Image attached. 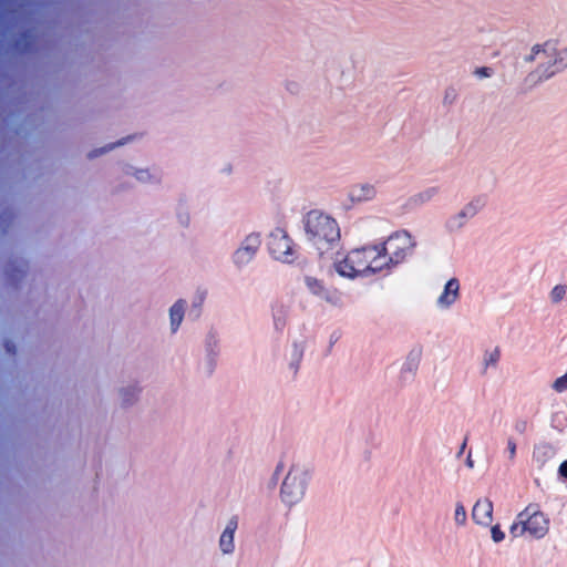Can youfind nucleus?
<instances>
[{
  "instance_id": "obj_1",
  "label": "nucleus",
  "mask_w": 567,
  "mask_h": 567,
  "mask_svg": "<svg viewBox=\"0 0 567 567\" xmlns=\"http://www.w3.org/2000/svg\"><path fill=\"white\" fill-rule=\"evenodd\" d=\"M381 246L370 245L349 250L334 260L336 272L347 279L372 276L386 268Z\"/></svg>"
},
{
  "instance_id": "obj_2",
  "label": "nucleus",
  "mask_w": 567,
  "mask_h": 567,
  "mask_svg": "<svg viewBox=\"0 0 567 567\" xmlns=\"http://www.w3.org/2000/svg\"><path fill=\"white\" fill-rule=\"evenodd\" d=\"M312 480V472L303 462L292 463L281 478L278 498L287 511H299L306 501Z\"/></svg>"
},
{
  "instance_id": "obj_3",
  "label": "nucleus",
  "mask_w": 567,
  "mask_h": 567,
  "mask_svg": "<svg viewBox=\"0 0 567 567\" xmlns=\"http://www.w3.org/2000/svg\"><path fill=\"white\" fill-rule=\"evenodd\" d=\"M549 517L537 503L527 504L509 526L513 537L544 538L549 532Z\"/></svg>"
},
{
  "instance_id": "obj_4",
  "label": "nucleus",
  "mask_w": 567,
  "mask_h": 567,
  "mask_svg": "<svg viewBox=\"0 0 567 567\" xmlns=\"http://www.w3.org/2000/svg\"><path fill=\"white\" fill-rule=\"evenodd\" d=\"M524 61L537 62L539 79H548L567 68V48H559L553 41L535 44L524 56Z\"/></svg>"
},
{
  "instance_id": "obj_5",
  "label": "nucleus",
  "mask_w": 567,
  "mask_h": 567,
  "mask_svg": "<svg viewBox=\"0 0 567 567\" xmlns=\"http://www.w3.org/2000/svg\"><path fill=\"white\" fill-rule=\"evenodd\" d=\"M306 230L313 246L321 252L337 244L340 237L337 221L330 216L316 210L307 215Z\"/></svg>"
},
{
  "instance_id": "obj_6",
  "label": "nucleus",
  "mask_w": 567,
  "mask_h": 567,
  "mask_svg": "<svg viewBox=\"0 0 567 567\" xmlns=\"http://www.w3.org/2000/svg\"><path fill=\"white\" fill-rule=\"evenodd\" d=\"M382 254L386 258V267L390 264L401 262L413 249L414 240L408 231H396L388 237L383 245Z\"/></svg>"
},
{
  "instance_id": "obj_7",
  "label": "nucleus",
  "mask_w": 567,
  "mask_h": 567,
  "mask_svg": "<svg viewBox=\"0 0 567 567\" xmlns=\"http://www.w3.org/2000/svg\"><path fill=\"white\" fill-rule=\"evenodd\" d=\"M270 254L280 261L289 262L292 257V246L286 231L281 228L274 229L268 237Z\"/></svg>"
},
{
  "instance_id": "obj_8",
  "label": "nucleus",
  "mask_w": 567,
  "mask_h": 567,
  "mask_svg": "<svg viewBox=\"0 0 567 567\" xmlns=\"http://www.w3.org/2000/svg\"><path fill=\"white\" fill-rule=\"evenodd\" d=\"M261 239L258 234L247 235L233 255V261L237 267L248 265L255 257Z\"/></svg>"
},
{
  "instance_id": "obj_9",
  "label": "nucleus",
  "mask_w": 567,
  "mask_h": 567,
  "mask_svg": "<svg viewBox=\"0 0 567 567\" xmlns=\"http://www.w3.org/2000/svg\"><path fill=\"white\" fill-rule=\"evenodd\" d=\"M493 502L487 497L478 498L472 508V520L481 527H488L493 523Z\"/></svg>"
},
{
  "instance_id": "obj_10",
  "label": "nucleus",
  "mask_w": 567,
  "mask_h": 567,
  "mask_svg": "<svg viewBox=\"0 0 567 567\" xmlns=\"http://www.w3.org/2000/svg\"><path fill=\"white\" fill-rule=\"evenodd\" d=\"M460 298V281L455 277L450 278L436 299V306L440 309H447Z\"/></svg>"
},
{
  "instance_id": "obj_11",
  "label": "nucleus",
  "mask_w": 567,
  "mask_h": 567,
  "mask_svg": "<svg viewBox=\"0 0 567 567\" xmlns=\"http://www.w3.org/2000/svg\"><path fill=\"white\" fill-rule=\"evenodd\" d=\"M375 196V187L369 183L357 184L348 192V200L352 205L373 200Z\"/></svg>"
},
{
  "instance_id": "obj_12",
  "label": "nucleus",
  "mask_w": 567,
  "mask_h": 567,
  "mask_svg": "<svg viewBox=\"0 0 567 567\" xmlns=\"http://www.w3.org/2000/svg\"><path fill=\"white\" fill-rule=\"evenodd\" d=\"M237 523L234 519L228 520L219 536L218 547L223 555H231L235 550V533Z\"/></svg>"
},
{
  "instance_id": "obj_13",
  "label": "nucleus",
  "mask_w": 567,
  "mask_h": 567,
  "mask_svg": "<svg viewBox=\"0 0 567 567\" xmlns=\"http://www.w3.org/2000/svg\"><path fill=\"white\" fill-rule=\"evenodd\" d=\"M187 309V302L184 299H177L168 308L169 330L175 333L183 323Z\"/></svg>"
},
{
  "instance_id": "obj_14",
  "label": "nucleus",
  "mask_w": 567,
  "mask_h": 567,
  "mask_svg": "<svg viewBox=\"0 0 567 567\" xmlns=\"http://www.w3.org/2000/svg\"><path fill=\"white\" fill-rule=\"evenodd\" d=\"M477 213V207L474 203L465 205L458 213L452 216L447 221L450 230L461 229L471 218Z\"/></svg>"
},
{
  "instance_id": "obj_15",
  "label": "nucleus",
  "mask_w": 567,
  "mask_h": 567,
  "mask_svg": "<svg viewBox=\"0 0 567 567\" xmlns=\"http://www.w3.org/2000/svg\"><path fill=\"white\" fill-rule=\"evenodd\" d=\"M501 358V350L497 347L486 349L481 358V365L484 372L497 367Z\"/></svg>"
},
{
  "instance_id": "obj_16",
  "label": "nucleus",
  "mask_w": 567,
  "mask_h": 567,
  "mask_svg": "<svg viewBox=\"0 0 567 567\" xmlns=\"http://www.w3.org/2000/svg\"><path fill=\"white\" fill-rule=\"evenodd\" d=\"M566 296H567V286L563 285V284H557L550 289V291L548 293V299H549L550 303L559 305L560 302H563L565 300Z\"/></svg>"
},
{
  "instance_id": "obj_17",
  "label": "nucleus",
  "mask_w": 567,
  "mask_h": 567,
  "mask_svg": "<svg viewBox=\"0 0 567 567\" xmlns=\"http://www.w3.org/2000/svg\"><path fill=\"white\" fill-rule=\"evenodd\" d=\"M133 176L141 183H155L157 182L156 174L150 168H133Z\"/></svg>"
},
{
  "instance_id": "obj_18",
  "label": "nucleus",
  "mask_w": 567,
  "mask_h": 567,
  "mask_svg": "<svg viewBox=\"0 0 567 567\" xmlns=\"http://www.w3.org/2000/svg\"><path fill=\"white\" fill-rule=\"evenodd\" d=\"M453 519L457 526H464L467 520L466 508L462 503L454 505Z\"/></svg>"
},
{
  "instance_id": "obj_19",
  "label": "nucleus",
  "mask_w": 567,
  "mask_h": 567,
  "mask_svg": "<svg viewBox=\"0 0 567 567\" xmlns=\"http://www.w3.org/2000/svg\"><path fill=\"white\" fill-rule=\"evenodd\" d=\"M491 539L494 544H499L506 538V534L499 524L488 526Z\"/></svg>"
},
{
  "instance_id": "obj_20",
  "label": "nucleus",
  "mask_w": 567,
  "mask_h": 567,
  "mask_svg": "<svg viewBox=\"0 0 567 567\" xmlns=\"http://www.w3.org/2000/svg\"><path fill=\"white\" fill-rule=\"evenodd\" d=\"M305 282L308 290L313 295H320L323 291L322 284L316 278L307 277Z\"/></svg>"
},
{
  "instance_id": "obj_21",
  "label": "nucleus",
  "mask_w": 567,
  "mask_h": 567,
  "mask_svg": "<svg viewBox=\"0 0 567 567\" xmlns=\"http://www.w3.org/2000/svg\"><path fill=\"white\" fill-rule=\"evenodd\" d=\"M551 388L557 393L567 392V371L553 382Z\"/></svg>"
},
{
  "instance_id": "obj_22",
  "label": "nucleus",
  "mask_w": 567,
  "mask_h": 567,
  "mask_svg": "<svg viewBox=\"0 0 567 567\" xmlns=\"http://www.w3.org/2000/svg\"><path fill=\"white\" fill-rule=\"evenodd\" d=\"M557 472L560 477L567 480V460L559 464Z\"/></svg>"
},
{
  "instance_id": "obj_23",
  "label": "nucleus",
  "mask_w": 567,
  "mask_h": 567,
  "mask_svg": "<svg viewBox=\"0 0 567 567\" xmlns=\"http://www.w3.org/2000/svg\"><path fill=\"white\" fill-rule=\"evenodd\" d=\"M507 451L509 454V458H514L516 454V444L513 442H508Z\"/></svg>"
}]
</instances>
